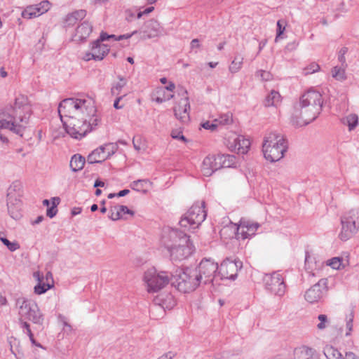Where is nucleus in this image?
<instances>
[{
    "label": "nucleus",
    "instance_id": "nucleus-26",
    "mask_svg": "<svg viewBox=\"0 0 359 359\" xmlns=\"http://www.w3.org/2000/svg\"><path fill=\"white\" fill-rule=\"evenodd\" d=\"M114 210H116L115 217L114 216V210L112 209H110L108 215V217L113 221H116L122 218V214H129L132 216L135 214L133 210H130L126 205H116L114 206Z\"/></svg>",
    "mask_w": 359,
    "mask_h": 359
},
{
    "label": "nucleus",
    "instance_id": "nucleus-4",
    "mask_svg": "<svg viewBox=\"0 0 359 359\" xmlns=\"http://www.w3.org/2000/svg\"><path fill=\"white\" fill-rule=\"evenodd\" d=\"M96 112L95 101L91 97L66 98L58 106V113L62 122L63 116L72 117L74 113L77 115L86 113L87 116H93Z\"/></svg>",
    "mask_w": 359,
    "mask_h": 359
},
{
    "label": "nucleus",
    "instance_id": "nucleus-61",
    "mask_svg": "<svg viewBox=\"0 0 359 359\" xmlns=\"http://www.w3.org/2000/svg\"><path fill=\"white\" fill-rule=\"evenodd\" d=\"M33 277L38 281V283L43 282L44 277L40 271H35L33 273Z\"/></svg>",
    "mask_w": 359,
    "mask_h": 359
},
{
    "label": "nucleus",
    "instance_id": "nucleus-57",
    "mask_svg": "<svg viewBox=\"0 0 359 359\" xmlns=\"http://www.w3.org/2000/svg\"><path fill=\"white\" fill-rule=\"evenodd\" d=\"M257 74L261 76L263 81H270L272 77V75L269 72L264 70H259L257 72Z\"/></svg>",
    "mask_w": 359,
    "mask_h": 359
},
{
    "label": "nucleus",
    "instance_id": "nucleus-15",
    "mask_svg": "<svg viewBox=\"0 0 359 359\" xmlns=\"http://www.w3.org/2000/svg\"><path fill=\"white\" fill-rule=\"evenodd\" d=\"M259 226L260 224L258 222L241 219L239 224L236 225L234 233L237 239L250 238L256 234Z\"/></svg>",
    "mask_w": 359,
    "mask_h": 359
},
{
    "label": "nucleus",
    "instance_id": "nucleus-18",
    "mask_svg": "<svg viewBox=\"0 0 359 359\" xmlns=\"http://www.w3.org/2000/svg\"><path fill=\"white\" fill-rule=\"evenodd\" d=\"M106 149H107V147L100 146L98 148L93 150L88 156V163L90 164L102 163L106 159L110 158L114 154V149H112L111 151H109L107 154H105Z\"/></svg>",
    "mask_w": 359,
    "mask_h": 359
},
{
    "label": "nucleus",
    "instance_id": "nucleus-7",
    "mask_svg": "<svg viewBox=\"0 0 359 359\" xmlns=\"http://www.w3.org/2000/svg\"><path fill=\"white\" fill-rule=\"evenodd\" d=\"M16 306L19 309L21 318L32 321L34 324L41 325L43 323V315L35 301L25 297L16 299Z\"/></svg>",
    "mask_w": 359,
    "mask_h": 359
},
{
    "label": "nucleus",
    "instance_id": "nucleus-23",
    "mask_svg": "<svg viewBox=\"0 0 359 359\" xmlns=\"http://www.w3.org/2000/svg\"><path fill=\"white\" fill-rule=\"evenodd\" d=\"M86 15L85 10H79L66 15L64 19L63 26L65 28L73 27L79 20H81Z\"/></svg>",
    "mask_w": 359,
    "mask_h": 359
},
{
    "label": "nucleus",
    "instance_id": "nucleus-43",
    "mask_svg": "<svg viewBox=\"0 0 359 359\" xmlns=\"http://www.w3.org/2000/svg\"><path fill=\"white\" fill-rule=\"evenodd\" d=\"M214 122L218 125H228L232 122V116L229 114H224L221 115L218 118L214 120Z\"/></svg>",
    "mask_w": 359,
    "mask_h": 359
},
{
    "label": "nucleus",
    "instance_id": "nucleus-31",
    "mask_svg": "<svg viewBox=\"0 0 359 359\" xmlns=\"http://www.w3.org/2000/svg\"><path fill=\"white\" fill-rule=\"evenodd\" d=\"M280 95L276 90H272L265 98V107L276 106L280 102Z\"/></svg>",
    "mask_w": 359,
    "mask_h": 359
},
{
    "label": "nucleus",
    "instance_id": "nucleus-63",
    "mask_svg": "<svg viewBox=\"0 0 359 359\" xmlns=\"http://www.w3.org/2000/svg\"><path fill=\"white\" fill-rule=\"evenodd\" d=\"M123 96H124V95L119 96V97H118L115 100V101H114V107L115 109H121V108L123 107V106H120V105H119V102L123 99Z\"/></svg>",
    "mask_w": 359,
    "mask_h": 359
},
{
    "label": "nucleus",
    "instance_id": "nucleus-37",
    "mask_svg": "<svg viewBox=\"0 0 359 359\" xmlns=\"http://www.w3.org/2000/svg\"><path fill=\"white\" fill-rule=\"evenodd\" d=\"M343 123L347 124L349 130H353L358 123V117L355 114H351L343 119Z\"/></svg>",
    "mask_w": 359,
    "mask_h": 359
},
{
    "label": "nucleus",
    "instance_id": "nucleus-60",
    "mask_svg": "<svg viewBox=\"0 0 359 359\" xmlns=\"http://www.w3.org/2000/svg\"><path fill=\"white\" fill-rule=\"evenodd\" d=\"M33 277L38 281V283L43 282L44 277L40 271H35L33 273Z\"/></svg>",
    "mask_w": 359,
    "mask_h": 359
},
{
    "label": "nucleus",
    "instance_id": "nucleus-6",
    "mask_svg": "<svg viewBox=\"0 0 359 359\" xmlns=\"http://www.w3.org/2000/svg\"><path fill=\"white\" fill-rule=\"evenodd\" d=\"M201 284L195 269H178L174 274H171V285L182 292H192Z\"/></svg>",
    "mask_w": 359,
    "mask_h": 359
},
{
    "label": "nucleus",
    "instance_id": "nucleus-9",
    "mask_svg": "<svg viewBox=\"0 0 359 359\" xmlns=\"http://www.w3.org/2000/svg\"><path fill=\"white\" fill-rule=\"evenodd\" d=\"M341 231L339 235L341 241L348 240L359 229V210L352 209L341 217Z\"/></svg>",
    "mask_w": 359,
    "mask_h": 359
},
{
    "label": "nucleus",
    "instance_id": "nucleus-21",
    "mask_svg": "<svg viewBox=\"0 0 359 359\" xmlns=\"http://www.w3.org/2000/svg\"><path fill=\"white\" fill-rule=\"evenodd\" d=\"M91 51L94 55V60L100 61L109 53V47L99 41V38L91 43Z\"/></svg>",
    "mask_w": 359,
    "mask_h": 359
},
{
    "label": "nucleus",
    "instance_id": "nucleus-27",
    "mask_svg": "<svg viewBox=\"0 0 359 359\" xmlns=\"http://www.w3.org/2000/svg\"><path fill=\"white\" fill-rule=\"evenodd\" d=\"M85 163V157L76 154L71 158L69 166L73 172H78L83 168Z\"/></svg>",
    "mask_w": 359,
    "mask_h": 359
},
{
    "label": "nucleus",
    "instance_id": "nucleus-64",
    "mask_svg": "<svg viewBox=\"0 0 359 359\" xmlns=\"http://www.w3.org/2000/svg\"><path fill=\"white\" fill-rule=\"evenodd\" d=\"M200 42L198 39H194L191 41V48L194 49L200 47Z\"/></svg>",
    "mask_w": 359,
    "mask_h": 359
},
{
    "label": "nucleus",
    "instance_id": "nucleus-35",
    "mask_svg": "<svg viewBox=\"0 0 359 359\" xmlns=\"http://www.w3.org/2000/svg\"><path fill=\"white\" fill-rule=\"evenodd\" d=\"M52 205L48 207L46 210V215L50 217H54L57 213V205L60 202V198L59 197H53L51 198Z\"/></svg>",
    "mask_w": 359,
    "mask_h": 359
},
{
    "label": "nucleus",
    "instance_id": "nucleus-33",
    "mask_svg": "<svg viewBox=\"0 0 359 359\" xmlns=\"http://www.w3.org/2000/svg\"><path fill=\"white\" fill-rule=\"evenodd\" d=\"M243 61V57L241 55L237 53L235 55L233 60L231 62V65L229 66V71L231 73L238 72L242 67Z\"/></svg>",
    "mask_w": 359,
    "mask_h": 359
},
{
    "label": "nucleus",
    "instance_id": "nucleus-16",
    "mask_svg": "<svg viewBox=\"0 0 359 359\" xmlns=\"http://www.w3.org/2000/svg\"><path fill=\"white\" fill-rule=\"evenodd\" d=\"M187 93V90L182 88V95H186V96L184 98H182L178 104L175 106L173 108L175 116L182 123H187L190 120V104Z\"/></svg>",
    "mask_w": 359,
    "mask_h": 359
},
{
    "label": "nucleus",
    "instance_id": "nucleus-47",
    "mask_svg": "<svg viewBox=\"0 0 359 359\" xmlns=\"http://www.w3.org/2000/svg\"><path fill=\"white\" fill-rule=\"evenodd\" d=\"M285 29V25L283 24V21L278 20L277 22V30H276V36L275 39V41L277 42L280 38H281V36L284 33V31Z\"/></svg>",
    "mask_w": 359,
    "mask_h": 359
},
{
    "label": "nucleus",
    "instance_id": "nucleus-12",
    "mask_svg": "<svg viewBox=\"0 0 359 359\" xmlns=\"http://www.w3.org/2000/svg\"><path fill=\"white\" fill-rule=\"evenodd\" d=\"M218 269L217 263L209 259H203L201 261L198 266L195 268V270L197 271L201 283L207 285L213 282Z\"/></svg>",
    "mask_w": 359,
    "mask_h": 359
},
{
    "label": "nucleus",
    "instance_id": "nucleus-56",
    "mask_svg": "<svg viewBox=\"0 0 359 359\" xmlns=\"http://www.w3.org/2000/svg\"><path fill=\"white\" fill-rule=\"evenodd\" d=\"M171 137L173 139L180 140L184 142L187 141V138L183 135L181 131L172 130L171 133Z\"/></svg>",
    "mask_w": 359,
    "mask_h": 359
},
{
    "label": "nucleus",
    "instance_id": "nucleus-58",
    "mask_svg": "<svg viewBox=\"0 0 359 359\" xmlns=\"http://www.w3.org/2000/svg\"><path fill=\"white\" fill-rule=\"evenodd\" d=\"M154 8L153 6H150V7L147 8L143 11L138 12L137 15V18L138 19H140V18H141L142 17V15L149 14L151 12H152L154 11Z\"/></svg>",
    "mask_w": 359,
    "mask_h": 359
},
{
    "label": "nucleus",
    "instance_id": "nucleus-11",
    "mask_svg": "<svg viewBox=\"0 0 359 359\" xmlns=\"http://www.w3.org/2000/svg\"><path fill=\"white\" fill-rule=\"evenodd\" d=\"M264 289L270 294L282 297L287 290L285 278L278 272L266 274L264 278Z\"/></svg>",
    "mask_w": 359,
    "mask_h": 359
},
{
    "label": "nucleus",
    "instance_id": "nucleus-29",
    "mask_svg": "<svg viewBox=\"0 0 359 359\" xmlns=\"http://www.w3.org/2000/svg\"><path fill=\"white\" fill-rule=\"evenodd\" d=\"M297 359H320L317 351L310 347L303 346L300 351Z\"/></svg>",
    "mask_w": 359,
    "mask_h": 359
},
{
    "label": "nucleus",
    "instance_id": "nucleus-39",
    "mask_svg": "<svg viewBox=\"0 0 359 359\" xmlns=\"http://www.w3.org/2000/svg\"><path fill=\"white\" fill-rule=\"evenodd\" d=\"M346 67H334L332 70V76L338 81H344L346 79L345 74Z\"/></svg>",
    "mask_w": 359,
    "mask_h": 359
},
{
    "label": "nucleus",
    "instance_id": "nucleus-2",
    "mask_svg": "<svg viewBox=\"0 0 359 359\" xmlns=\"http://www.w3.org/2000/svg\"><path fill=\"white\" fill-rule=\"evenodd\" d=\"M323 105L321 93L310 89L304 93L293 104L290 121L296 128L309 125L320 114Z\"/></svg>",
    "mask_w": 359,
    "mask_h": 359
},
{
    "label": "nucleus",
    "instance_id": "nucleus-38",
    "mask_svg": "<svg viewBox=\"0 0 359 359\" xmlns=\"http://www.w3.org/2000/svg\"><path fill=\"white\" fill-rule=\"evenodd\" d=\"M222 155V163L224 168H231L236 167V157L235 155L231 154H224Z\"/></svg>",
    "mask_w": 359,
    "mask_h": 359
},
{
    "label": "nucleus",
    "instance_id": "nucleus-51",
    "mask_svg": "<svg viewBox=\"0 0 359 359\" xmlns=\"http://www.w3.org/2000/svg\"><path fill=\"white\" fill-rule=\"evenodd\" d=\"M38 6L39 9V13H44L50 9V4L48 1L45 0L42 1L40 4H39Z\"/></svg>",
    "mask_w": 359,
    "mask_h": 359
},
{
    "label": "nucleus",
    "instance_id": "nucleus-28",
    "mask_svg": "<svg viewBox=\"0 0 359 359\" xmlns=\"http://www.w3.org/2000/svg\"><path fill=\"white\" fill-rule=\"evenodd\" d=\"M250 147V140L245 138L243 136H238L235 140V147L239 153L246 154L248 151Z\"/></svg>",
    "mask_w": 359,
    "mask_h": 359
},
{
    "label": "nucleus",
    "instance_id": "nucleus-32",
    "mask_svg": "<svg viewBox=\"0 0 359 359\" xmlns=\"http://www.w3.org/2000/svg\"><path fill=\"white\" fill-rule=\"evenodd\" d=\"M323 353L327 359H344L341 353L332 346H325L323 348Z\"/></svg>",
    "mask_w": 359,
    "mask_h": 359
},
{
    "label": "nucleus",
    "instance_id": "nucleus-45",
    "mask_svg": "<svg viewBox=\"0 0 359 359\" xmlns=\"http://www.w3.org/2000/svg\"><path fill=\"white\" fill-rule=\"evenodd\" d=\"M342 262V258L340 257H332L330 259H328L327 262V264L331 266L334 269H339Z\"/></svg>",
    "mask_w": 359,
    "mask_h": 359
},
{
    "label": "nucleus",
    "instance_id": "nucleus-13",
    "mask_svg": "<svg viewBox=\"0 0 359 359\" xmlns=\"http://www.w3.org/2000/svg\"><path fill=\"white\" fill-rule=\"evenodd\" d=\"M243 267V262L239 259L231 260L229 258L224 260L218 269V274L221 279H229L234 280L238 276V272Z\"/></svg>",
    "mask_w": 359,
    "mask_h": 359
},
{
    "label": "nucleus",
    "instance_id": "nucleus-36",
    "mask_svg": "<svg viewBox=\"0 0 359 359\" xmlns=\"http://www.w3.org/2000/svg\"><path fill=\"white\" fill-rule=\"evenodd\" d=\"M119 81L111 87V93L113 95H118L122 88L126 85V79L121 75L118 76Z\"/></svg>",
    "mask_w": 359,
    "mask_h": 359
},
{
    "label": "nucleus",
    "instance_id": "nucleus-5",
    "mask_svg": "<svg viewBox=\"0 0 359 359\" xmlns=\"http://www.w3.org/2000/svg\"><path fill=\"white\" fill-rule=\"evenodd\" d=\"M100 122V118L97 113L93 116H87L85 113L81 118L69 117L67 121L63 122V126L67 134L74 139L80 140L93 130Z\"/></svg>",
    "mask_w": 359,
    "mask_h": 359
},
{
    "label": "nucleus",
    "instance_id": "nucleus-10",
    "mask_svg": "<svg viewBox=\"0 0 359 359\" xmlns=\"http://www.w3.org/2000/svg\"><path fill=\"white\" fill-rule=\"evenodd\" d=\"M144 280L147 285L148 292H156L171 283V276H170L166 271L156 273V270L152 269L144 273Z\"/></svg>",
    "mask_w": 359,
    "mask_h": 359
},
{
    "label": "nucleus",
    "instance_id": "nucleus-17",
    "mask_svg": "<svg viewBox=\"0 0 359 359\" xmlns=\"http://www.w3.org/2000/svg\"><path fill=\"white\" fill-rule=\"evenodd\" d=\"M287 149V144L279 143V145H273V147H269L268 144L265 146H262V151L264 158L271 162H276L280 160L284 156V154Z\"/></svg>",
    "mask_w": 359,
    "mask_h": 359
},
{
    "label": "nucleus",
    "instance_id": "nucleus-20",
    "mask_svg": "<svg viewBox=\"0 0 359 359\" xmlns=\"http://www.w3.org/2000/svg\"><path fill=\"white\" fill-rule=\"evenodd\" d=\"M144 39H151L160 35L162 28L160 24L154 19H151L144 22L142 28Z\"/></svg>",
    "mask_w": 359,
    "mask_h": 359
},
{
    "label": "nucleus",
    "instance_id": "nucleus-14",
    "mask_svg": "<svg viewBox=\"0 0 359 359\" xmlns=\"http://www.w3.org/2000/svg\"><path fill=\"white\" fill-rule=\"evenodd\" d=\"M327 279L321 278L318 282L308 289L304 294L305 299L313 304L320 301L327 292Z\"/></svg>",
    "mask_w": 359,
    "mask_h": 359
},
{
    "label": "nucleus",
    "instance_id": "nucleus-44",
    "mask_svg": "<svg viewBox=\"0 0 359 359\" xmlns=\"http://www.w3.org/2000/svg\"><path fill=\"white\" fill-rule=\"evenodd\" d=\"M36 8L34 6H27V8L22 11V16L24 18L31 19L36 17Z\"/></svg>",
    "mask_w": 359,
    "mask_h": 359
},
{
    "label": "nucleus",
    "instance_id": "nucleus-50",
    "mask_svg": "<svg viewBox=\"0 0 359 359\" xmlns=\"http://www.w3.org/2000/svg\"><path fill=\"white\" fill-rule=\"evenodd\" d=\"M318 319L320 320V323L317 325V328L318 330H324L327 326V323H328L327 316L325 314H320L318 316Z\"/></svg>",
    "mask_w": 359,
    "mask_h": 359
},
{
    "label": "nucleus",
    "instance_id": "nucleus-42",
    "mask_svg": "<svg viewBox=\"0 0 359 359\" xmlns=\"http://www.w3.org/2000/svg\"><path fill=\"white\" fill-rule=\"evenodd\" d=\"M53 286V284L50 283H38L34 287V293L36 294H42L47 292L49 289H50Z\"/></svg>",
    "mask_w": 359,
    "mask_h": 359
},
{
    "label": "nucleus",
    "instance_id": "nucleus-53",
    "mask_svg": "<svg viewBox=\"0 0 359 359\" xmlns=\"http://www.w3.org/2000/svg\"><path fill=\"white\" fill-rule=\"evenodd\" d=\"M117 37L118 36L114 34H108L107 33H106L104 32H102L99 36V41H102L103 42V41L109 40L110 39H112L114 41H118Z\"/></svg>",
    "mask_w": 359,
    "mask_h": 359
},
{
    "label": "nucleus",
    "instance_id": "nucleus-54",
    "mask_svg": "<svg viewBox=\"0 0 359 359\" xmlns=\"http://www.w3.org/2000/svg\"><path fill=\"white\" fill-rule=\"evenodd\" d=\"M59 319L62 323L63 330L65 332H71L72 331V327L67 322L66 318L62 315H60Z\"/></svg>",
    "mask_w": 359,
    "mask_h": 359
},
{
    "label": "nucleus",
    "instance_id": "nucleus-3",
    "mask_svg": "<svg viewBox=\"0 0 359 359\" xmlns=\"http://www.w3.org/2000/svg\"><path fill=\"white\" fill-rule=\"evenodd\" d=\"M168 241L163 238V243L172 260L182 261L189 257L195 250L189 236L184 231L172 229L168 234Z\"/></svg>",
    "mask_w": 359,
    "mask_h": 359
},
{
    "label": "nucleus",
    "instance_id": "nucleus-8",
    "mask_svg": "<svg viewBox=\"0 0 359 359\" xmlns=\"http://www.w3.org/2000/svg\"><path fill=\"white\" fill-rule=\"evenodd\" d=\"M205 201L196 202L181 218L179 224L181 227L196 229L201 224L207 217L205 210Z\"/></svg>",
    "mask_w": 359,
    "mask_h": 359
},
{
    "label": "nucleus",
    "instance_id": "nucleus-46",
    "mask_svg": "<svg viewBox=\"0 0 359 359\" xmlns=\"http://www.w3.org/2000/svg\"><path fill=\"white\" fill-rule=\"evenodd\" d=\"M320 69V66L316 63L312 62L309 65H308L306 68L304 69V74L308 75L310 74L315 73Z\"/></svg>",
    "mask_w": 359,
    "mask_h": 359
},
{
    "label": "nucleus",
    "instance_id": "nucleus-34",
    "mask_svg": "<svg viewBox=\"0 0 359 359\" xmlns=\"http://www.w3.org/2000/svg\"><path fill=\"white\" fill-rule=\"evenodd\" d=\"M22 194V184L20 182H13L8 189L7 196H21Z\"/></svg>",
    "mask_w": 359,
    "mask_h": 359
},
{
    "label": "nucleus",
    "instance_id": "nucleus-59",
    "mask_svg": "<svg viewBox=\"0 0 359 359\" xmlns=\"http://www.w3.org/2000/svg\"><path fill=\"white\" fill-rule=\"evenodd\" d=\"M137 33V30H135L133 31L132 33L130 34H122V35H119L117 37V39L118 41H121V40H123V39H130L133 35Z\"/></svg>",
    "mask_w": 359,
    "mask_h": 359
},
{
    "label": "nucleus",
    "instance_id": "nucleus-24",
    "mask_svg": "<svg viewBox=\"0 0 359 359\" xmlns=\"http://www.w3.org/2000/svg\"><path fill=\"white\" fill-rule=\"evenodd\" d=\"M279 143L287 144L283 136L277 133L271 132L264 137L262 146H265L268 144L269 147H273V145H279Z\"/></svg>",
    "mask_w": 359,
    "mask_h": 359
},
{
    "label": "nucleus",
    "instance_id": "nucleus-48",
    "mask_svg": "<svg viewBox=\"0 0 359 359\" xmlns=\"http://www.w3.org/2000/svg\"><path fill=\"white\" fill-rule=\"evenodd\" d=\"M347 52H348V48H346V47H343L339 51L338 60L341 63V66H343V67L347 66V65L346 63V58H345V55L347 53Z\"/></svg>",
    "mask_w": 359,
    "mask_h": 359
},
{
    "label": "nucleus",
    "instance_id": "nucleus-30",
    "mask_svg": "<svg viewBox=\"0 0 359 359\" xmlns=\"http://www.w3.org/2000/svg\"><path fill=\"white\" fill-rule=\"evenodd\" d=\"M156 304H158L163 309H170L175 305V300L172 294H168L165 298L158 297L155 299Z\"/></svg>",
    "mask_w": 359,
    "mask_h": 359
},
{
    "label": "nucleus",
    "instance_id": "nucleus-49",
    "mask_svg": "<svg viewBox=\"0 0 359 359\" xmlns=\"http://www.w3.org/2000/svg\"><path fill=\"white\" fill-rule=\"evenodd\" d=\"M353 313L351 312L348 316L346 317V329L347 332H346V336H349L353 330Z\"/></svg>",
    "mask_w": 359,
    "mask_h": 359
},
{
    "label": "nucleus",
    "instance_id": "nucleus-62",
    "mask_svg": "<svg viewBox=\"0 0 359 359\" xmlns=\"http://www.w3.org/2000/svg\"><path fill=\"white\" fill-rule=\"evenodd\" d=\"M19 322H20L21 328L26 330H27L28 329L30 328L29 324L27 322L23 320L22 318L20 317V318L19 319Z\"/></svg>",
    "mask_w": 359,
    "mask_h": 359
},
{
    "label": "nucleus",
    "instance_id": "nucleus-25",
    "mask_svg": "<svg viewBox=\"0 0 359 359\" xmlns=\"http://www.w3.org/2000/svg\"><path fill=\"white\" fill-rule=\"evenodd\" d=\"M215 160V155L214 154L208 155L203 159L202 163V172L203 175L209 177L215 172L214 169V161Z\"/></svg>",
    "mask_w": 359,
    "mask_h": 359
},
{
    "label": "nucleus",
    "instance_id": "nucleus-52",
    "mask_svg": "<svg viewBox=\"0 0 359 359\" xmlns=\"http://www.w3.org/2000/svg\"><path fill=\"white\" fill-rule=\"evenodd\" d=\"M222 154H218L217 155H215V161H214L215 162V167H214V169L216 170L220 169V168H224L223 166V161H222Z\"/></svg>",
    "mask_w": 359,
    "mask_h": 359
},
{
    "label": "nucleus",
    "instance_id": "nucleus-1",
    "mask_svg": "<svg viewBox=\"0 0 359 359\" xmlns=\"http://www.w3.org/2000/svg\"><path fill=\"white\" fill-rule=\"evenodd\" d=\"M32 114L27 97L19 95L13 104H8L0 109V140L4 144L9 142L8 135L13 134L22 137Z\"/></svg>",
    "mask_w": 359,
    "mask_h": 359
},
{
    "label": "nucleus",
    "instance_id": "nucleus-19",
    "mask_svg": "<svg viewBox=\"0 0 359 359\" xmlns=\"http://www.w3.org/2000/svg\"><path fill=\"white\" fill-rule=\"evenodd\" d=\"M20 198L21 196H7L8 212L14 219H18L22 216L20 213L22 205Z\"/></svg>",
    "mask_w": 359,
    "mask_h": 359
},
{
    "label": "nucleus",
    "instance_id": "nucleus-22",
    "mask_svg": "<svg viewBox=\"0 0 359 359\" xmlns=\"http://www.w3.org/2000/svg\"><path fill=\"white\" fill-rule=\"evenodd\" d=\"M92 31V25L88 21H84L76 27L73 40L76 41H83L89 36Z\"/></svg>",
    "mask_w": 359,
    "mask_h": 359
},
{
    "label": "nucleus",
    "instance_id": "nucleus-41",
    "mask_svg": "<svg viewBox=\"0 0 359 359\" xmlns=\"http://www.w3.org/2000/svg\"><path fill=\"white\" fill-rule=\"evenodd\" d=\"M0 241L5 245L11 252L20 249V245L17 241L11 242L7 238L2 236L0 233Z\"/></svg>",
    "mask_w": 359,
    "mask_h": 359
},
{
    "label": "nucleus",
    "instance_id": "nucleus-40",
    "mask_svg": "<svg viewBox=\"0 0 359 359\" xmlns=\"http://www.w3.org/2000/svg\"><path fill=\"white\" fill-rule=\"evenodd\" d=\"M149 181L148 180H137L135 181H133L131 184L130 187L132 189L137 191H142L144 193L147 192V190L144 189V186L147 183H149Z\"/></svg>",
    "mask_w": 359,
    "mask_h": 359
},
{
    "label": "nucleus",
    "instance_id": "nucleus-55",
    "mask_svg": "<svg viewBox=\"0 0 359 359\" xmlns=\"http://www.w3.org/2000/svg\"><path fill=\"white\" fill-rule=\"evenodd\" d=\"M201 126L206 130H209L210 131H214L217 128L218 124L214 121L213 122L205 121L201 124Z\"/></svg>",
    "mask_w": 359,
    "mask_h": 359
}]
</instances>
